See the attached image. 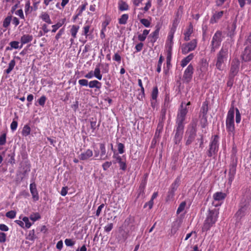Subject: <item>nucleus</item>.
Returning a JSON list of instances; mask_svg holds the SVG:
<instances>
[{
    "mask_svg": "<svg viewBox=\"0 0 251 251\" xmlns=\"http://www.w3.org/2000/svg\"><path fill=\"white\" fill-rule=\"evenodd\" d=\"M94 76H95L99 80H101L102 75L100 74V71L99 66H97L93 72Z\"/></svg>",
    "mask_w": 251,
    "mask_h": 251,
    "instance_id": "31",
    "label": "nucleus"
},
{
    "mask_svg": "<svg viewBox=\"0 0 251 251\" xmlns=\"http://www.w3.org/2000/svg\"><path fill=\"white\" fill-rule=\"evenodd\" d=\"M208 67V63L206 59L203 58L201 60L199 71L201 73H205L207 70Z\"/></svg>",
    "mask_w": 251,
    "mask_h": 251,
    "instance_id": "18",
    "label": "nucleus"
},
{
    "mask_svg": "<svg viewBox=\"0 0 251 251\" xmlns=\"http://www.w3.org/2000/svg\"><path fill=\"white\" fill-rule=\"evenodd\" d=\"M18 126V122L17 121L13 119V122L11 124L10 127L12 130L14 131L16 129Z\"/></svg>",
    "mask_w": 251,
    "mask_h": 251,
    "instance_id": "60",
    "label": "nucleus"
},
{
    "mask_svg": "<svg viewBox=\"0 0 251 251\" xmlns=\"http://www.w3.org/2000/svg\"><path fill=\"white\" fill-rule=\"evenodd\" d=\"M23 221L25 223V226L27 228H29L32 225V224L29 221L28 218L24 217L23 218Z\"/></svg>",
    "mask_w": 251,
    "mask_h": 251,
    "instance_id": "52",
    "label": "nucleus"
},
{
    "mask_svg": "<svg viewBox=\"0 0 251 251\" xmlns=\"http://www.w3.org/2000/svg\"><path fill=\"white\" fill-rule=\"evenodd\" d=\"M94 120V119L93 118H92L90 120H91L90 121V127H91V132L90 135H92L93 136H94L96 134L95 130H96V129L97 128H98L100 126L99 124L97 125L96 120V119H95V120Z\"/></svg>",
    "mask_w": 251,
    "mask_h": 251,
    "instance_id": "23",
    "label": "nucleus"
},
{
    "mask_svg": "<svg viewBox=\"0 0 251 251\" xmlns=\"http://www.w3.org/2000/svg\"><path fill=\"white\" fill-rule=\"evenodd\" d=\"M104 204L103 203L100 204L98 208L96 213V216L99 217L100 214L102 209L104 207Z\"/></svg>",
    "mask_w": 251,
    "mask_h": 251,
    "instance_id": "64",
    "label": "nucleus"
},
{
    "mask_svg": "<svg viewBox=\"0 0 251 251\" xmlns=\"http://www.w3.org/2000/svg\"><path fill=\"white\" fill-rule=\"evenodd\" d=\"M79 29V26L75 25H73L70 30L72 36L74 38H76V35Z\"/></svg>",
    "mask_w": 251,
    "mask_h": 251,
    "instance_id": "37",
    "label": "nucleus"
},
{
    "mask_svg": "<svg viewBox=\"0 0 251 251\" xmlns=\"http://www.w3.org/2000/svg\"><path fill=\"white\" fill-rule=\"evenodd\" d=\"M93 151L88 149L85 152L81 153L79 155V159L82 160H85L92 156Z\"/></svg>",
    "mask_w": 251,
    "mask_h": 251,
    "instance_id": "20",
    "label": "nucleus"
},
{
    "mask_svg": "<svg viewBox=\"0 0 251 251\" xmlns=\"http://www.w3.org/2000/svg\"><path fill=\"white\" fill-rule=\"evenodd\" d=\"M33 39V37L32 35L29 34H25L22 36L21 38V42L22 43V45L20 46V48H22L23 45L28 43L31 42Z\"/></svg>",
    "mask_w": 251,
    "mask_h": 251,
    "instance_id": "21",
    "label": "nucleus"
},
{
    "mask_svg": "<svg viewBox=\"0 0 251 251\" xmlns=\"http://www.w3.org/2000/svg\"><path fill=\"white\" fill-rule=\"evenodd\" d=\"M240 62L237 58H234L231 63L229 75L231 77H234L237 75L239 69Z\"/></svg>",
    "mask_w": 251,
    "mask_h": 251,
    "instance_id": "9",
    "label": "nucleus"
},
{
    "mask_svg": "<svg viewBox=\"0 0 251 251\" xmlns=\"http://www.w3.org/2000/svg\"><path fill=\"white\" fill-rule=\"evenodd\" d=\"M248 205L247 203H242L240 205V208L235 214V216L238 219H241L244 217L247 212Z\"/></svg>",
    "mask_w": 251,
    "mask_h": 251,
    "instance_id": "15",
    "label": "nucleus"
},
{
    "mask_svg": "<svg viewBox=\"0 0 251 251\" xmlns=\"http://www.w3.org/2000/svg\"><path fill=\"white\" fill-rule=\"evenodd\" d=\"M226 128L229 134L234 135V111H228L226 119Z\"/></svg>",
    "mask_w": 251,
    "mask_h": 251,
    "instance_id": "4",
    "label": "nucleus"
},
{
    "mask_svg": "<svg viewBox=\"0 0 251 251\" xmlns=\"http://www.w3.org/2000/svg\"><path fill=\"white\" fill-rule=\"evenodd\" d=\"M6 235L4 232H0V243H4L6 241Z\"/></svg>",
    "mask_w": 251,
    "mask_h": 251,
    "instance_id": "63",
    "label": "nucleus"
},
{
    "mask_svg": "<svg viewBox=\"0 0 251 251\" xmlns=\"http://www.w3.org/2000/svg\"><path fill=\"white\" fill-rule=\"evenodd\" d=\"M222 32L220 31H217L214 35L211 41V52H214L216 49L218 48L221 45L222 41Z\"/></svg>",
    "mask_w": 251,
    "mask_h": 251,
    "instance_id": "7",
    "label": "nucleus"
},
{
    "mask_svg": "<svg viewBox=\"0 0 251 251\" xmlns=\"http://www.w3.org/2000/svg\"><path fill=\"white\" fill-rule=\"evenodd\" d=\"M226 196V195L224 193L217 192L214 194L213 198L215 201H221L224 200Z\"/></svg>",
    "mask_w": 251,
    "mask_h": 251,
    "instance_id": "28",
    "label": "nucleus"
},
{
    "mask_svg": "<svg viewBox=\"0 0 251 251\" xmlns=\"http://www.w3.org/2000/svg\"><path fill=\"white\" fill-rule=\"evenodd\" d=\"M194 55L193 53H191L188 55L187 56L183 58L181 61V66L182 67H184L186 66L190 61L193 58Z\"/></svg>",
    "mask_w": 251,
    "mask_h": 251,
    "instance_id": "25",
    "label": "nucleus"
},
{
    "mask_svg": "<svg viewBox=\"0 0 251 251\" xmlns=\"http://www.w3.org/2000/svg\"><path fill=\"white\" fill-rule=\"evenodd\" d=\"M78 83L81 86H87L89 85V82L87 79H82L78 80Z\"/></svg>",
    "mask_w": 251,
    "mask_h": 251,
    "instance_id": "59",
    "label": "nucleus"
},
{
    "mask_svg": "<svg viewBox=\"0 0 251 251\" xmlns=\"http://www.w3.org/2000/svg\"><path fill=\"white\" fill-rule=\"evenodd\" d=\"M163 129V125L162 124H159L157 126V129L156 130L154 138L153 139V141H154L155 142H156L157 140L158 139V138L160 137V134L162 132Z\"/></svg>",
    "mask_w": 251,
    "mask_h": 251,
    "instance_id": "24",
    "label": "nucleus"
},
{
    "mask_svg": "<svg viewBox=\"0 0 251 251\" xmlns=\"http://www.w3.org/2000/svg\"><path fill=\"white\" fill-rule=\"evenodd\" d=\"M100 156L101 157V159H106L107 158V156L106 155L104 158H102V157L106 153V150L105 147V145L103 143L100 144Z\"/></svg>",
    "mask_w": 251,
    "mask_h": 251,
    "instance_id": "34",
    "label": "nucleus"
},
{
    "mask_svg": "<svg viewBox=\"0 0 251 251\" xmlns=\"http://www.w3.org/2000/svg\"><path fill=\"white\" fill-rule=\"evenodd\" d=\"M120 169L123 171H125L126 169V161L122 160L119 163Z\"/></svg>",
    "mask_w": 251,
    "mask_h": 251,
    "instance_id": "57",
    "label": "nucleus"
},
{
    "mask_svg": "<svg viewBox=\"0 0 251 251\" xmlns=\"http://www.w3.org/2000/svg\"><path fill=\"white\" fill-rule=\"evenodd\" d=\"M125 146L123 143H119L118 144V150L120 154H122L124 152Z\"/></svg>",
    "mask_w": 251,
    "mask_h": 251,
    "instance_id": "55",
    "label": "nucleus"
},
{
    "mask_svg": "<svg viewBox=\"0 0 251 251\" xmlns=\"http://www.w3.org/2000/svg\"><path fill=\"white\" fill-rule=\"evenodd\" d=\"M180 182V179L179 177H177L174 182V183H172L171 188L173 189V190H176L177 187L179 185Z\"/></svg>",
    "mask_w": 251,
    "mask_h": 251,
    "instance_id": "36",
    "label": "nucleus"
},
{
    "mask_svg": "<svg viewBox=\"0 0 251 251\" xmlns=\"http://www.w3.org/2000/svg\"><path fill=\"white\" fill-rule=\"evenodd\" d=\"M158 95V89L157 87H155L153 88L151 93V99L155 101L156 100Z\"/></svg>",
    "mask_w": 251,
    "mask_h": 251,
    "instance_id": "47",
    "label": "nucleus"
},
{
    "mask_svg": "<svg viewBox=\"0 0 251 251\" xmlns=\"http://www.w3.org/2000/svg\"><path fill=\"white\" fill-rule=\"evenodd\" d=\"M241 57L244 62L251 61V46H250L249 45L244 49Z\"/></svg>",
    "mask_w": 251,
    "mask_h": 251,
    "instance_id": "14",
    "label": "nucleus"
},
{
    "mask_svg": "<svg viewBox=\"0 0 251 251\" xmlns=\"http://www.w3.org/2000/svg\"><path fill=\"white\" fill-rule=\"evenodd\" d=\"M218 214V212L217 209L209 210L208 215L202 227V232H206L210 229L211 227L216 222Z\"/></svg>",
    "mask_w": 251,
    "mask_h": 251,
    "instance_id": "2",
    "label": "nucleus"
},
{
    "mask_svg": "<svg viewBox=\"0 0 251 251\" xmlns=\"http://www.w3.org/2000/svg\"><path fill=\"white\" fill-rule=\"evenodd\" d=\"M16 215V212L14 210H11L7 212L5 215L7 218L10 219H13L15 217Z\"/></svg>",
    "mask_w": 251,
    "mask_h": 251,
    "instance_id": "48",
    "label": "nucleus"
},
{
    "mask_svg": "<svg viewBox=\"0 0 251 251\" xmlns=\"http://www.w3.org/2000/svg\"><path fill=\"white\" fill-rule=\"evenodd\" d=\"M197 42L196 39H193L189 43L182 44L181 46L182 53L184 54H186L194 50L197 47Z\"/></svg>",
    "mask_w": 251,
    "mask_h": 251,
    "instance_id": "8",
    "label": "nucleus"
},
{
    "mask_svg": "<svg viewBox=\"0 0 251 251\" xmlns=\"http://www.w3.org/2000/svg\"><path fill=\"white\" fill-rule=\"evenodd\" d=\"M30 164L28 162H25L21 164V170L19 173L22 175L21 180L26 177L28 173L30 171Z\"/></svg>",
    "mask_w": 251,
    "mask_h": 251,
    "instance_id": "13",
    "label": "nucleus"
},
{
    "mask_svg": "<svg viewBox=\"0 0 251 251\" xmlns=\"http://www.w3.org/2000/svg\"><path fill=\"white\" fill-rule=\"evenodd\" d=\"M29 218L31 220L35 222L38 220H39L41 218V216L39 213L36 212L31 214Z\"/></svg>",
    "mask_w": 251,
    "mask_h": 251,
    "instance_id": "44",
    "label": "nucleus"
},
{
    "mask_svg": "<svg viewBox=\"0 0 251 251\" xmlns=\"http://www.w3.org/2000/svg\"><path fill=\"white\" fill-rule=\"evenodd\" d=\"M224 13V11L216 12L210 19V23L214 24L218 22V21L223 17Z\"/></svg>",
    "mask_w": 251,
    "mask_h": 251,
    "instance_id": "17",
    "label": "nucleus"
},
{
    "mask_svg": "<svg viewBox=\"0 0 251 251\" xmlns=\"http://www.w3.org/2000/svg\"><path fill=\"white\" fill-rule=\"evenodd\" d=\"M146 186V182L145 181H142L139 186V193L138 194V197H139L140 195H142V197L144 196V189Z\"/></svg>",
    "mask_w": 251,
    "mask_h": 251,
    "instance_id": "32",
    "label": "nucleus"
},
{
    "mask_svg": "<svg viewBox=\"0 0 251 251\" xmlns=\"http://www.w3.org/2000/svg\"><path fill=\"white\" fill-rule=\"evenodd\" d=\"M183 7L182 6H180L177 10V11L176 13L175 18L180 19L181 14L182 13Z\"/></svg>",
    "mask_w": 251,
    "mask_h": 251,
    "instance_id": "53",
    "label": "nucleus"
},
{
    "mask_svg": "<svg viewBox=\"0 0 251 251\" xmlns=\"http://www.w3.org/2000/svg\"><path fill=\"white\" fill-rule=\"evenodd\" d=\"M12 16H7L4 20L3 23V26L7 27L11 21Z\"/></svg>",
    "mask_w": 251,
    "mask_h": 251,
    "instance_id": "45",
    "label": "nucleus"
},
{
    "mask_svg": "<svg viewBox=\"0 0 251 251\" xmlns=\"http://www.w3.org/2000/svg\"><path fill=\"white\" fill-rule=\"evenodd\" d=\"M219 136L217 135H214L212 139L210 144L209 149L208 150L207 154L208 157H211L213 155H216L218 151Z\"/></svg>",
    "mask_w": 251,
    "mask_h": 251,
    "instance_id": "6",
    "label": "nucleus"
},
{
    "mask_svg": "<svg viewBox=\"0 0 251 251\" xmlns=\"http://www.w3.org/2000/svg\"><path fill=\"white\" fill-rule=\"evenodd\" d=\"M193 72V66L191 64H190L188 66L187 68L185 70L184 75H183V79L186 82L189 83L191 81L192 78Z\"/></svg>",
    "mask_w": 251,
    "mask_h": 251,
    "instance_id": "12",
    "label": "nucleus"
},
{
    "mask_svg": "<svg viewBox=\"0 0 251 251\" xmlns=\"http://www.w3.org/2000/svg\"><path fill=\"white\" fill-rule=\"evenodd\" d=\"M19 42L18 41H12L10 43L11 48H14L17 49L19 48Z\"/></svg>",
    "mask_w": 251,
    "mask_h": 251,
    "instance_id": "61",
    "label": "nucleus"
},
{
    "mask_svg": "<svg viewBox=\"0 0 251 251\" xmlns=\"http://www.w3.org/2000/svg\"><path fill=\"white\" fill-rule=\"evenodd\" d=\"M184 128L183 127L176 126L174 142L175 144H179L182 139Z\"/></svg>",
    "mask_w": 251,
    "mask_h": 251,
    "instance_id": "10",
    "label": "nucleus"
},
{
    "mask_svg": "<svg viewBox=\"0 0 251 251\" xmlns=\"http://www.w3.org/2000/svg\"><path fill=\"white\" fill-rule=\"evenodd\" d=\"M236 148L233 147L232 150V154L231 155L230 162L229 166L228 183L231 184L234 178L236 172V167L238 162V158L236 155Z\"/></svg>",
    "mask_w": 251,
    "mask_h": 251,
    "instance_id": "1",
    "label": "nucleus"
},
{
    "mask_svg": "<svg viewBox=\"0 0 251 251\" xmlns=\"http://www.w3.org/2000/svg\"><path fill=\"white\" fill-rule=\"evenodd\" d=\"M236 20H234L233 22L228 26V36L232 37L234 34V31L236 27Z\"/></svg>",
    "mask_w": 251,
    "mask_h": 251,
    "instance_id": "22",
    "label": "nucleus"
},
{
    "mask_svg": "<svg viewBox=\"0 0 251 251\" xmlns=\"http://www.w3.org/2000/svg\"><path fill=\"white\" fill-rule=\"evenodd\" d=\"M187 111H180L178 112L176 119V126L184 127V121L186 118Z\"/></svg>",
    "mask_w": 251,
    "mask_h": 251,
    "instance_id": "11",
    "label": "nucleus"
},
{
    "mask_svg": "<svg viewBox=\"0 0 251 251\" xmlns=\"http://www.w3.org/2000/svg\"><path fill=\"white\" fill-rule=\"evenodd\" d=\"M159 29L157 28L154 32H153L151 34H150V36L151 37V42L154 43L156 41L159 35Z\"/></svg>",
    "mask_w": 251,
    "mask_h": 251,
    "instance_id": "29",
    "label": "nucleus"
},
{
    "mask_svg": "<svg viewBox=\"0 0 251 251\" xmlns=\"http://www.w3.org/2000/svg\"><path fill=\"white\" fill-rule=\"evenodd\" d=\"M149 30L145 29L143 31V34H139L138 35V38L139 40L140 41H142V42L144 41L146 38L147 35L149 34Z\"/></svg>",
    "mask_w": 251,
    "mask_h": 251,
    "instance_id": "38",
    "label": "nucleus"
},
{
    "mask_svg": "<svg viewBox=\"0 0 251 251\" xmlns=\"http://www.w3.org/2000/svg\"><path fill=\"white\" fill-rule=\"evenodd\" d=\"M128 16L127 14H123L119 20V23L120 24L125 25L126 23V21L128 19Z\"/></svg>",
    "mask_w": 251,
    "mask_h": 251,
    "instance_id": "42",
    "label": "nucleus"
},
{
    "mask_svg": "<svg viewBox=\"0 0 251 251\" xmlns=\"http://www.w3.org/2000/svg\"><path fill=\"white\" fill-rule=\"evenodd\" d=\"M30 128L28 125H25L23 129L22 130V134L23 135L25 136H27V135H29L30 133Z\"/></svg>",
    "mask_w": 251,
    "mask_h": 251,
    "instance_id": "39",
    "label": "nucleus"
},
{
    "mask_svg": "<svg viewBox=\"0 0 251 251\" xmlns=\"http://www.w3.org/2000/svg\"><path fill=\"white\" fill-rule=\"evenodd\" d=\"M172 56V46H170L167 51V67H169L171 64V60Z\"/></svg>",
    "mask_w": 251,
    "mask_h": 251,
    "instance_id": "33",
    "label": "nucleus"
},
{
    "mask_svg": "<svg viewBox=\"0 0 251 251\" xmlns=\"http://www.w3.org/2000/svg\"><path fill=\"white\" fill-rule=\"evenodd\" d=\"M186 205V202L185 201H182L181 202L177 209L176 213L178 214L182 212L184 210Z\"/></svg>",
    "mask_w": 251,
    "mask_h": 251,
    "instance_id": "43",
    "label": "nucleus"
},
{
    "mask_svg": "<svg viewBox=\"0 0 251 251\" xmlns=\"http://www.w3.org/2000/svg\"><path fill=\"white\" fill-rule=\"evenodd\" d=\"M16 62L14 59H12L11 60L10 63L8 64V68L5 70V72L7 74H9L14 69V66H15Z\"/></svg>",
    "mask_w": 251,
    "mask_h": 251,
    "instance_id": "30",
    "label": "nucleus"
},
{
    "mask_svg": "<svg viewBox=\"0 0 251 251\" xmlns=\"http://www.w3.org/2000/svg\"><path fill=\"white\" fill-rule=\"evenodd\" d=\"M65 20V19H64L63 20L62 23L58 22L56 24L52 25V27L53 29L51 30L52 32H55L56 30L64 24Z\"/></svg>",
    "mask_w": 251,
    "mask_h": 251,
    "instance_id": "41",
    "label": "nucleus"
},
{
    "mask_svg": "<svg viewBox=\"0 0 251 251\" xmlns=\"http://www.w3.org/2000/svg\"><path fill=\"white\" fill-rule=\"evenodd\" d=\"M193 32V25L191 24H190L188 27L187 29V31L184 33L185 37L184 40L188 41L190 40V36Z\"/></svg>",
    "mask_w": 251,
    "mask_h": 251,
    "instance_id": "26",
    "label": "nucleus"
},
{
    "mask_svg": "<svg viewBox=\"0 0 251 251\" xmlns=\"http://www.w3.org/2000/svg\"><path fill=\"white\" fill-rule=\"evenodd\" d=\"M128 9L127 4L123 1H121L119 4V9L121 11L126 10Z\"/></svg>",
    "mask_w": 251,
    "mask_h": 251,
    "instance_id": "49",
    "label": "nucleus"
},
{
    "mask_svg": "<svg viewBox=\"0 0 251 251\" xmlns=\"http://www.w3.org/2000/svg\"><path fill=\"white\" fill-rule=\"evenodd\" d=\"M111 165V162L106 161L102 164V168L104 171H106Z\"/></svg>",
    "mask_w": 251,
    "mask_h": 251,
    "instance_id": "62",
    "label": "nucleus"
},
{
    "mask_svg": "<svg viewBox=\"0 0 251 251\" xmlns=\"http://www.w3.org/2000/svg\"><path fill=\"white\" fill-rule=\"evenodd\" d=\"M6 133H3L0 136V145H4L6 143Z\"/></svg>",
    "mask_w": 251,
    "mask_h": 251,
    "instance_id": "54",
    "label": "nucleus"
},
{
    "mask_svg": "<svg viewBox=\"0 0 251 251\" xmlns=\"http://www.w3.org/2000/svg\"><path fill=\"white\" fill-rule=\"evenodd\" d=\"M175 191H176V190H173V189H172V188H171L169 190V191L168 192L167 196L166 198L167 201H170L174 198Z\"/></svg>",
    "mask_w": 251,
    "mask_h": 251,
    "instance_id": "46",
    "label": "nucleus"
},
{
    "mask_svg": "<svg viewBox=\"0 0 251 251\" xmlns=\"http://www.w3.org/2000/svg\"><path fill=\"white\" fill-rule=\"evenodd\" d=\"M196 124H193L188 128L186 132L185 137L187 139L186 141V145H189L194 140L196 136Z\"/></svg>",
    "mask_w": 251,
    "mask_h": 251,
    "instance_id": "5",
    "label": "nucleus"
},
{
    "mask_svg": "<svg viewBox=\"0 0 251 251\" xmlns=\"http://www.w3.org/2000/svg\"><path fill=\"white\" fill-rule=\"evenodd\" d=\"M30 191L34 200L35 201H38L39 200V196L35 183L30 184Z\"/></svg>",
    "mask_w": 251,
    "mask_h": 251,
    "instance_id": "16",
    "label": "nucleus"
},
{
    "mask_svg": "<svg viewBox=\"0 0 251 251\" xmlns=\"http://www.w3.org/2000/svg\"><path fill=\"white\" fill-rule=\"evenodd\" d=\"M134 221V218L132 216H129L128 218L126 219L125 221V225L128 226L130 224H132Z\"/></svg>",
    "mask_w": 251,
    "mask_h": 251,
    "instance_id": "50",
    "label": "nucleus"
},
{
    "mask_svg": "<svg viewBox=\"0 0 251 251\" xmlns=\"http://www.w3.org/2000/svg\"><path fill=\"white\" fill-rule=\"evenodd\" d=\"M46 100H47V98H46V96H42L38 100V102L39 105H40L41 106H43L45 104Z\"/></svg>",
    "mask_w": 251,
    "mask_h": 251,
    "instance_id": "56",
    "label": "nucleus"
},
{
    "mask_svg": "<svg viewBox=\"0 0 251 251\" xmlns=\"http://www.w3.org/2000/svg\"><path fill=\"white\" fill-rule=\"evenodd\" d=\"M140 22L142 24H143L146 27H149L150 25V21L146 19H142L140 20Z\"/></svg>",
    "mask_w": 251,
    "mask_h": 251,
    "instance_id": "58",
    "label": "nucleus"
},
{
    "mask_svg": "<svg viewBox=\"0 0 251 251\" xmlns=\"http://www.w3.org/2000/svg\"><path fill=\"white\" fill-rule=\"evenodd\" d=\"M101 83L98 80H95L91 81L89 82V87L90 88H96L100 89L101 88Z\"/></svg>",
    "mask_w": 251,
    "mask_h": 251,
    "instance_id": "27",
    "label": "nucleus"
},
{
    "mask_svg": "<svg viewBox=\"0 0 251 251\" xmlns=\"http://www.w3.org/2000/svg\"><path fill=\"white\" fill-rule=\"evenodd\" d=\"M65 244L67 246L72 247L75 244V241H73L71 239H66L65 240Z\"/></svg>",
    "mask_w": 251,
    "mask_h": 251,
    "instance_id": "51",
    "label": "nucleus"
},
{
    "mask_svg": "<svg viewBox=\"0 0 251 251\" xmlns=\"http://www.w3.org/2000/svg\"><path fill=\"white\" fill-rule=\"evenodd\" d=\"M228 54V49L226 46L223 47L218 53L216 66L218 70H222V64L227 59Z\"/></svg>",
    "mask_w": 251,
    "mask_h": 251,
    "instance_id": "3",
    "label": "nucleus"
},
{
    "mask_svg": "<svg viewBox=\"0 0 251 251\" xmlns=\"http://www.w3.org/2000/svg\"><path fill=\"white\" fill-rule=\"evenodd\" d=\"M207 112V111H202L200 113V116H202L200 122L201 127L202 128H205L207 125V118L206 117Z\"/></svg>",
    "mask_w": 251,
    "mask_h": 251,
    "instance_id": "19",
    "label": "nucleus"
},
{
    "mask_svg": "<svg viewBox=\"0 0 251 251\" xmlns=\"http://www.w3.org/2000/svg\"><path fill=\"white\" fill-rule=\"evenodd\" d=\"M179 21H180V19H179L178 18L177 19L176 18H175V19L173 21V23L172 27V28L171 30V32H173V33H175V32L176 30V27H177L178 23H179Z\"/></svg>",
    "mask_w": 251,
    "mask_h": 251,
    "instance_id": "40",
    "label": "nucleus"
},
{
    "mask_svg": "<svg viewBox=\"0 0 251 251\" xmlns=\"http://www.w3.org/2000/svg\"><path fill=\"white\" fill-rule=\"evenodd\" d=\"M42 19L45 21V22L49 24H51V21L50 19L49 15L47 13H43L41 16Z\"/></svg>",
    "mask_w": 251,
    "mask_h": 251,
    "instance_id": "35",
    "label": "nucleus"
}]
</instances>
